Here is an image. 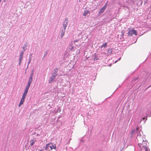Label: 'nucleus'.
Listing matches in <instances>:
<instances>
[{"instance_id": "obj_17", "label": "nucleus", "mask_w": 151, "mask_h": 151, "mask_svg": "<svg viewBox=\"0 0 151 151\" xmlns=\"http://www.w3.org/2000/svg\"><path fill=\"white\" fill-rule=\"evenodd\" d=\"M73 48V46L72 44L70 45V49L71 50H72Z\"/></svg>"}, {"instance_id": "obj_4", "label": "nucleus", "mask_w": 151, "mask_h": 151, "mask_svg": "<svg viewBox=\"0 0 151 151\" xmlns=\"http://www.w3.org/2000/svg\"><path fill=\"white\" fill-rule=\"evenodd\" d=\"M133 34H134L135 36L137 35V32L136 30L132 29L129 30L128 32V36H132Z\"/></svg>"}, {"instance_id": "obj_2", "label": "nucleus", "mask_w": 151, "mask_h": 151, "mask_svg": "<svg viewBox=\"0 0 151 151\" xmlns=\"http://www.w3.org/2000/svg\"><path fill=\"white\" fill-rule=\"evenodd\" d=\"M29 88H26L24 90V93L23 94L22 98L21 99V101L19 104V107H20L21 105L23 104L24 101L25 97L26 96L27 93L28 92Z\"/></svg>"}, {"instance_id": "obj_11", "label": "nucleus", "mask_w": 151, "mask_h": 151, "mask_svg": "<svg viewBox=\"0 0 151 151\" xmlns=\"http://www.w3.org/2000/svg\"><path fill=\"white\" fill-rule=\"evenodd\" d=\"M65 29H62V32L61 33V35H60L61 37V38H62L63 37L64 35V34H65Z\"/></svg>"}, {"instance_id": "obj_16", "label": "nucleus", "mask_w": 151, "mask_h": 151, "mask_svg": "<svg viewBox=\"0 0 151 151\" xmlns=\"http://www.w3.org/2000/svg\"><path fill=\"white\" fill-rule=\"evenodd\" d=\"M24 51H22L21 52L20 55V56H23L24 55Z\"/></svg>"}, {"instance_id": "obj_5", "label": "nucleus", "mask_w": 151, "mask_h": 151, "mask_svg": "<svg viewBox=\"0 0 151 151\" xmlns=\"http://www.w3.org/2000/svg\"><path fill=\"white\" fill-rule=\"evenodd\" d=\"M33 71H32V72L31 73V76L29 78V80L28 81L27 85L26 86V88H29L30 84L32 82V76L33 75Z\"/></svg>"}, {"instance_id": "obj_12", "label": "nucleus", "mask_w": 151, "mask_h": 151, "mask_svg": "<svg viewBox=\"0 0 151 151\" xmlns=\"http://www.w3.org/2000/svg\"><path fill=\"white\" fill-rule=\"evenodd\" d=\"M89 13V11L87 10H85L84 11V13L83 14V16H86Z\"/></svg>"}, {"instance_id": "obj_18", "label": "nucleus", "mask_w": 151, "mask_h": 151, "mask_svg": "<svg viewBox=\"0 0 151 151\" xmlns=\"http://www.w3.org/2000/svg\"><path fill=\"white\" fill-rule=\"evenodd\" d=\"M146 119V120H147V117H146V118H145V117H143V118H142V119H143V120H144V119Z\"/></svg>"}, {"instance_id": "obj_22", "label": "nucleus", "mask_w": 151, "mask_h": 151, "mask_svg": "<svg viewBox=\"0 0 151 151\" xmlns=\"http://www.w3.org/2000/svg\"><path fill=\"white\" fill-rule=\"evenodd\" d=\"M122 35H124V33H122Z\"/></svg>"}, {"instance_id": "obj_24", "label": "nucleus", "mask_w": 151, "mask_h": 151, "mask_svg": "<svg viewBox=\"0 0 151 151\" xmlns=\"http://www.w3.org/2000/svg\"><path fill=\"white\" fill-rule=\"evenodd\" d=\"M147 1V0H146Z\"/></svg>"}, {"instance_id": "obj_6", "label": "nucleus", "mask_w": 151, "mask_h": 151, "mask_svg": "<svg viewBox=\"0 0 151 151\" xmlns=\"http://www.w3.org/2000/svg\"><path fill=\"white\" fill-rule=\"evenodd\" d=\"M68 22V19L67 18H65V20L64 21L63 24V27L64 28V29L65 30L66 27H67V24Z\"/></svg>"}, {"instance_id": "obj_1", "label": "nucleus", "mask_w": 151, "mask_h": 151, "mask_svg": "<svg viewBox=\"0 0 151 151\" xmlns=\"http://www.w3.org/2000/svg\"><path fill=\"white\" fill-rule=\"evenodd\" d=\"M137 138L138 142V145L142 150H145V151H150L147 147V141L144 140L143 136L141 135H138Z\"/></svg>"}, {"instance_id": "obj_9", "label": "nucleus", "mask_w": 151, "mask_h": 151, "mask_svg": "<svg viewBox=\"0 0 151 151\" xmlns=\"http://www.w3.org/2000/svg\"><path fill=\"white\" fill-rule=\"evenodd\" d=\"M36 141V138L33 139L31 140L30 141V144L31 146H32Z\"/></svg>"}, {"instance_id": "obj_15", "label": "nucleus", "mask_w": 151, "mask_h": 151, "mask_svg": "<svg viewBox=\"0 0 151 151\" xmlns=\"http://www.w3.org/2000/svg\"><path fill=\"white\" fill-rule=\"evenodd\" d=\"M27 46L26 45H25L23 47V49L24 50V51L26 49V47H27Z\"/></svg>"}, {"instance_id": "obj_13", "label": "nucleus", "mask_w": 151, "mask_h": 151, "mask_svg": "<svg viewBox=\"0 0 151 151\" xmlns=\"http://www.w3.org/2000/svg\"><path fill=\"white\" fill-rule=\"evenodd\" d=\"M23 56H20L19 59V65H20L21 63L22 62V61L23 59Z\"/></svg>"}, {"instance_id": "obj_14", "label": "nucleus", "mask_w": 151, "mask_h": 151, "mask_svg": "<svg viewBox=\"0 0 151 151\" xmlns=\"http://www.w3.org/2000/svg\"><path fill=\"white\" fill-rule=\"evenodd\" d=\"M107 42H105L104 44H103L101 46V47H106L107 46Z\"/></svg>"}, {"instance_id": "obj_7", "label": "nucleus", "mask_w": 151, "mask_h": 151, "mask_svg": "<svg viewBox=\"0 0 151 151\" xmlns=\"http://www.w3.org/2000/svg\"><path fill=\"white\" fill-rule=\"evenodd\" d=\"M106 4L102 8L100 9L99 13L101 14L103 13L105 10V9H106Z\"/></svg>"}, {"instance_id": "obj_8", "label": "nucleus", "mask_w": 151, "mask_h": 151, "mask_svg": "<svg viewBox=\"0 0 151 151\" xmlns=\"http://www.w3.org/2000/svg\"><path fill=\"white\" fill-rule=\"evenodd\" d=\"M56 76L52 74L51 77L49 80V83H52V82L55 78Z\"/></svg>"}, {"instance_id": "obj_19", "label": "nucleus", "mask_w": 151, "mask_h": 151, "mask_svg": "<svg viewBox=\"0 0 151 151\" xmlns=\"http://www.w3.org/2000/svg\"><path fill=\"white\" fill-rule=\"evenodd\" d=\"M40 151H44V150L42 149H40Z\"/></svg>"}, {"instance_id": "obj_21", "label": "nucleus", "mask_w": 151, "mask_h": 151, "mask_svg": "<svg viewBox=\"0 0 151 151\" xmlns=\"http://www.w3.org/2000/svg\"><path fill=\"white\" fill-rule=\"evenodd\" d=\"M138 128H138V127H137V130H138Z\"/></svg>"}, {"instance_id": "obj_3", "label": "nucleus", "mask_w": 151, "mask_h": 151, "mask_svg": "<svg viewBox=\"0 0 151 151\" xmlns=\"http://www.w3.org/2000/svg\"><path fill=\"white\" fill-rule=\"evenodd\" d=\"M56 148V147L55 144H53L52 143H50L46 144L45 150L50 151L53 149H55Z\"/></svg>"}, {"instance_id": "obj_20", "label": "nucleus", "mask_w": 151, "mask_h": 151, "mask_svg": "<svg viewBox=\"0 0 151 151\" xmlns=\"http://www.w3.org/2000/svg\"><path fill=\"white\" fill-rule=\"evenodd\" d=\"M30 62H31V60H30H30H29V61L28 64H29V63H30Z\"/></svg>"}, {"instance_id": "obj_10", "label": "nucleus", "mask_w": 151, "mask_h": 151, "mask_svg": "<svg viewBox=\"0 0 151 151\" xmlns=\"http://www.w3.org/2000/svg\"><path fill=\"white\" fill-rule=\"evenodd\" d=\"M58 70V69L57 68H55L54 70V72L52 74L55 76H56L57 75Z\"/></svg>"}, {"instance_id": "obj_23", "label": "nucleus", "mask_w": 151, "mask_h": 151, "mask_svg": "<svg viewBox=\"0 0 151 151\" xmlns=\"http://www.w3.org/2000/svg\"><path fill=\"white\" fill-rule=\"evenodd\" d=\"M1 0H0V1H1Z\"/></svg>"}]
</instances>
